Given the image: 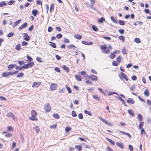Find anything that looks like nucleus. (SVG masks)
Listing matches in <instances>:
<instances>
[{
  "mask_svg": "<svg viewBox=\"0 0 151 151\" xmlns=\"http://www.w3.org/2000/svg\"><path fill=\"white\" fill-rule=\"evenodd\" d=\"M16 65H13V64H10L8 66V70H10V69H13V68L15 66H16Z\"/></svg>",
  "mask_w": 151,
  "mask_h": 151,
  "instance_id": "nucleus-19",
  "label": "nucleus"
},
{
  "mask_svg": "<svg viewBox=\"0 0 151 151\" xmlns=\"http://www.w3.org/2000/svg\"><path fill=\"white\" fill-rule=\"evenodd\" d=\"M84 112L85 114H87L89 116L91 115V113L90 111H88L87 110H85L84 111Z\"/></svg>",
  "mask_w": 151,
  "mask_h": 151,
  "instance_id": "nucleus-39",
  "label": "nucleus"
},
{
  "mask_svg": "<svg viewBox=\"0 0 151 151\" xmlns=\"http://www.w3.org/2000/svg\"><path fill=\"white\" fill-rule=\"evenodd\" d=\"M21 19H19L14 24L13 27L14 28L16 27L17 25H18L21 22Z\"/></svg>",
  "mask_w": 151,
  "mask_h": 151,
  "instance_id": "nucleus-15",
  "label": "nucleus"
},
{
  "mask_svg": "<svg viewBox=\"0 0 151 151\" xmlns=\"http://www.w3.org/2000/svg\"><path fill=\"white\" fill-rule=\"evenodd\" d=\"M75 147L76 148L78 149L79 151H81L82 150V148L81 146V145H76L75 146Z\"/></svg>",
  "mask_w": 151,
  "mask_h": 151,
  "instance_id": "nucleus-37",
  "label": "nucleus"
},
{
  "mask_svg": "<svg viewBox=\"0 0 151 151\" xmlns=\"http://www.w3.org/2000/svg\"><path fill=\"white\" fill-rule=\"evenodd\" d=\"M108 94L109 96H110L113 94H115L116 95L119 96V95L117 93L114 92L109 91V92L108 93Z\"/></svg>",
  "mask_w": 151,
  "mask_h": 151,
  "instance_id": "nucleus-30",
  "label": "nucleus"
},
{
  "mask_svg": "<svg viewBox=\"0 0 151 151\" xmlns=\"http://www.w3.org/2000/svg\"><path fill=\"white\" fill-rule=\"evenodd\" d=\"M49 42L50 43H51L52 44L50 45L52 47L54 48H55L56 47V44L53 42Z\"/></svg>",
  "mask_w": 151,
  "mask_h": 151,
  "instance_id": "nucleus-29",
  "label": "nucleus"
},
{
  "mask_svg": "<svg viewBox=\"0 0 151 151\" xmlns=\"http://www.w3.org/2000/svg\"><path fill=\"white\" fill-rule=\"evenodd\" d=\"M21 48V45L20 44H17L15 47V49L17 50H19Z\"/></svg>",
  "mask_w": 151,
  "mask_h": 151,
  "instance_id": "nucleus-33",
  "label": "nucleus"
},
{
  "mask_svg": "<svg viewBox=\"0 0 151 151\" xmlns=\"http://www.w3.org/2000/svg\"><path fill=\"white\" fill-rule=\"evenodd\" d=\"M118 38L120 40H122V42H124L125 40V37L123 36H120Z\"/></svg>",
  "mask_w": 151,
  "mask_h": 151,
  "instance_id": "nucleus-26",
  "label": "nucleus"
},
{
  "mask_svg": "<svg viewBox=\"0 0 151 151\" xmlns=\"http://www.w3.org/2000/svg\"><path fill=\"white\" fill-rule=\"evenodd\" d=\"M71 129L70 127H67L65 129V131L66 132H68Z\"/></svg>",
  "mask_w": 151,
  "mask_h": 151,
  "instance_id": "nucleus-47",
  "label": "nucleus"
},
{
  "mask_svg": "<svg viewBox=\"0 0 151 151\" xmlns=\"http://www.w3.org/2000/svg\"><path fill=\"white\" fill-rule=\"evenodd\" d=\"M122 52L124 55L127 54V53L126 52V50L125 47L123 48L122 50Z\"/></svg>",
  "mask_w": 151,
  "mask_h": 151,
  "instance_id": "nucleus-42",
  "label": "nucleus"
},
{
  "mask_svg": "<svg viewBox=\"0 0 151 151\" xmlns=\"http://www.w3.org/2000/svg\"><path fill=\"white\" fill-rule=\"evenodd\" d=\"M128 112L129 114L132 116H133L134 115V113L133 111L132 110H129L128 111Z\"/></svg>",
  "mask_w": 151,
  "mask_h": 151,
  "instance_id": "nucleus-36",
  "label": "nucleus"
},
{
  "mask_svg": "<svg viewBox=\"0 0 151 151\" xmlns=\"http://www.w3.org/2000/svg\"><path fill=\"white\" fill-rule=\"evenodd\" d=\"M56 124H54L50 126V127L51 129H55L56 128Z\"/></svg>",
  "mask_w": 151,
  "mask_h": 151,
  "instance_id": "nucleus-60",
  "label": "nucleus"
},
{
  "mask_svg": "<svg viewBox=\"0 0 151 151\" xmlns=\"http://www.w3.org/2000/svg\"><path fill=\"white\" fill-rule=\"evenodd\" d=\"M116 60L118 61L119 62H121V57H120V56H118Z\"/></svg>",
  "mask_w": 151,
  "mask_h": 151,
  "instance_id": "nucleus-59",
  "label": "nucleus"
},
{
  "mask_svg": "<svg viewBox=\"0 0 151 151\" xmlns=\"http://www.w3.org/2000/svg\"><path fill=\"white\" fill-rule=\"evenodd\" d=\"M75 78L76 79L79 81H82V79L81 78V76L76 75L75 76Z\"/></svg>",
  "mask_w": 151,
  "mask_h": 151,
  "instance_id": "nucleus-21",
  "label": "nucleus"
},
{
  "mask_svg": "<svg viewBox=\"0 0 151 151\" xmlns=\"http://www.w3.org/2000/svg\"><path fill=\"white\" fill-rule=\"evenodd\" d=\"M116 145L119 147L121 148H123V145L122 144V143H120L119 142H117L116 143Z\"/></svg>",
  "mask_w": 151,
  "mask_h": 151,
  "instance_id": "nucleus-22",
  "label": "nucleus"
},
{
  "mask_svg": "<svg viewBox=\"0 0 151 151\" xmlns=\"http://www.w3.org/2000/svg\"><path fill=\"white\" fill-rule=\"evenodd\" d=\"M92 28L93 30L97 32L99 31V29L97 27L94 25L92 26Z\"/></svg>",
  "mask_w": 151,
  "mask_h": 151,
  "instance_id": "nucleus-35",
  "label": "nucleus"
},
{
  "mask_svg": "<svg viewBox=\"0 0 151 151\" xmlns=\"http://www.w3.org/2000/svg\"><path fill=\"white\" fill-rule=\"evenodd\" d=\"M111 20L114 23H118V22L117 20L115 19L113 17L111 16Z\"/></svg>",
  "mask_w": 151,
  "mask_h": 151,
  "instance_id": "nucleus-32",
  "label": "nucleus"
},
{
  "mask_svg": "<svg viewBox=\"0 0 151 151\" xmlns=\"http://www.w3.org/2000/svg\"><path fill=\"white\" fill-rule=\"evenodd\" d=\"M27 58L28 59V61H31L32 60H33L32 58L31 57H30L29 55H27Z\"/></svg>",
  "mask_w": 151,
  "mask_h": 151,
  "instance_id": "nucleus-57",
  "label": "nucleus"
},
{
  "mask_svg": "<svg viewBox=\"0 0 151 151\" xmlns=\"http://www.w3.org/2000/svg\"><path fill=\"white\" fill-rule=\"evenodd\" d=\"M65 91V89L64 88H63L62 89H60L59 91V93H63Z\"/></svg>",
  "mask_w": 151,
  "mask_h": 151,
  "instance_id": "nucleus-50",
  "label": "nucleus"
},
{
  "mask_svg": "<svg viewBox=\"0 0 151 151\" xmlns=\"http://www.w3.org/2000/svg\"><path fill=\"white\" fill-rule=\"evenodd\" d=\"M134 42L137 43H139L141 42L140 40L137 38H136L134 39Z\"/></svg>",
  "mask_w": 151,
  "mask_h": 151,
  "instance_id": "nucleus-34",
  "label": "nucleus"
},
{
  "mask_svg": "<svg viewBox=\"0 0 151 151\" xmlns=\"http://www.w3.org/2000/svg\"><path fill=\"white\" fill-rule=\"evenodd\" d=\"M137 118L140 121H141L143 120L142 116L140 114H139L138 115Z\"/></svg>",
  "mask_w": 151,
  "mask_h": 151,
  "instance_id": "nucleus-23",
  "label": "nucleus"
},
{
  "mask_svg": "<svg viewBox=\"0 0 151 151\" xmlns=\"http://www.w3.org/2000/svg\"><path fill=\"white\" fill-rule=\"evenodd\" d=\"M81 43L83 44L88 45H91L93 44V42H89L85 41H82Z\"/></svg>",
  "mask_w": 151,
  "mask_h": 151,
  "instance_id": "nucleus-10",
  "label": "nucleus"
},
{
  "mask_svg": "<svg viewBox=\"0 0 151 151\" xmlns=\"http://www.w3.org/2000/svg\"><path fill=\"white\" fill-rule=\"evenodd\" d=\"M99 119L102 122H103L104 123H108L107 121L105 120L102 119L101 117H99Z\"/></svg>",
  "mask_w": 151,
  "mask_h": 151,
  "instance_id": "nucleus-55",
  "label": "nucleus"
},
{
  "mask_svg": "<svg viewBox=\"0 0 151 151\" xmlns=\"http://www.w3.org/2000/svg\"><path fill=\"white\" fill-rule=\"evenodd\" d=\"M129 148L130 151H132L133 150V147L131 145H129Z\"/></svg>",
  "mask_w": 151,
  "mask_h": 151,
  "instance_id": "nucleus-62",
  "label": "nucleus"
},
{
  "mask_svg": "<svg viewBox=\"0 0 151 151\" xmlns=\"http://www.w3.org/2000/svg\"><path fill=\"white\" fill-rule=\"evenodd\" d=\"M32 12L33 15L35 16L37 14L38 11L37 10L34 9L32 10Z\"/></svg>",
  "mask_w": 151,
  "mask_h": 151,
  "instance_id": "nucleus-27",
  "label": "nucleus"
},
{
  "mask_svg": "<svg viewBox=\"0 0 151 151\" xmlns=\"http://www.w3.org/2000/svg\"><path fill=\"white\" fill-rule=\"evenodd\" d=\"M128 103L131 104H133L134 103V101L132 98H129L127 101Z\"/></svg>",
  "mask_w": 151,
  "mask_h": 151,
  "instance_id": "nucleus-13",
  "label": "nucleus"
},
{
  "mask_svg": "<svg viewBox=\"0 0 151 151\" xmlns=\"http://www.w3.org/2000/svg\"><path fill=\"white\" fill-rule=\"evenodd\" d=\"M112 64L114 66H117L118 65V63L116 61H114L113 62Z\"/></svg>",
  "mask_w": 151,
  "mask_h": 151,
  "instance_id": "nucleus-56",
  "label": "nucleus"
},
{
  "mask_svg": "<svg viewBox=\"0 0 151 151\" xmlns=\"http://www.w3.org/2000/svg\"><path fill=\"white\" fill-rule=\"evenodd\" d=\"M74 37L76 39L78 40H80L82 38V36L78 34H75Z\"/></svg>",
  "mask_w": 151,
  "mask_h": 151,
  "instance_id": "nucleus-18",
  "label": "nucleus"
},
{
  "mask_svg": "<svg viewBox=\"0 0 151 151\" xmlns=\"http://www.w3.org/2000/svg\"><path fill=\"white\" fill-rule=\"evenodd\" d=\"M65 87L67 89L68 92L69 93H72V91L70 88L67 85H65Z\"/></svg>",
  "mask_w": 151,
  "mask_h": 151,
  "instance_id": "nucleus-25",
  "label": "nucleus"
},
{
  "mask_svg": "<svg viewBox=\"0 0 151 151\" xmlns=\"http://www.w3.org/2000/svg\"><path fill=\"white\" fill-rule=\"evenodd\" d=\"M72 115L74 117H76L77 115V114L76 113V112L74 111H73L72 112Z\"/></svg>",
  "mask_w": 151,
  "mask_h": 151,
  "instance_id": "nucleus-43",
  "label": "nucleus"
},
{
  "mask_svg": "<svg viewBox=\"0 0 151 151\" xmlns=\"http://www.w3.org/2000/svg\"><path fill=\"white\" fill-rule=\"evenodd\" d=\"M12 134H11L10 133H7V134H6L5 135V136L7 137H10L12 136Z\"/></svg>",
  "mask_w": 151,
  "mask_h": 151,
  "instance_id": "nucleus-52",
  "label": "nucleus"
},
{
  "mask_svg": "<svg viewBox=\"0 0 151 151\" xmlns=\"http://www.w3.org/2000/svg\"><path fill=\"white\" fill-rule=\"evenodd\" d=\"M90 1L91 2V4L89 5L87 3H86V4L89 6L90 7H92L94 5L95 1V0H90Z\"/></svg>",
  "mask_w": 151,
  "mask_h": 151,
  "instance_id": "nucleus-12",
  "label": "nucleus"
},
{
  "mask_svg": "<svg viewBox=\"0 0 151 151\" xmlns=\"http://www.w3.org/2000/svg\"><path fill=\"white\" fill-rule=\"evenodd\" d=\"M120 132L122 134H123L124 135L127 136L129 138H131L132 137L131 135L128 133L126 132L121 131H120Z\"/></svg>",
  "mask_w": 151,
  "mask_h": 151,
  "instance_id": "nucleus-14",
  "label": "nucleus"
},
{
  "mask_svg": "<svg viewBox=\"0 0 151 151\" xmlns=\"http://www.w3.org/2000/svg\"><path fill=\"white\" fill-rule=\"evenodd\" d=\"M55 70L58 72H60V69L58 67H55Z\"/></svg>",
  "mask_w": 151,
  "mask_h": 151,
  "instance_id": "nucleus-64",
  "label": "nucleus"
},
{
  "mask_svg": "<svg viewBox=\"0 0 151 151\" xmlns=\"http://www.w3.org/2000/svg\"><path fill=\"white\" fill-rule=\"evenodd\" d=\"M52 30L53 29L51 27L49 26L48 27V32H50L52 31Z\"/></svg>",
  "mask_w": 151,
  "mask_h": 151,
  "instance_id": "nucleus-63",
  "label": "nucleus"
},
{
  "mask_svg": "<svg viewBox=\"0 0 151 151\" xmlns=\"http://www.w3.org/2000/svg\"><path fill=\"white\" fill-rule=\"evenodd\" d=\"M63 40L65 43H69L70 42L69 40L66 38H64Z\"/></svg>",
  "mask_w": 151,
  "mask_h": 151,
  "instance_id": "nucleus-48",
  "label": "nucleus"
},
{
  "mask_svg": "<svg viewBox=\"0 0 151 151\" xmlns=\"http://www.w3.org/2000/svg\"><path fill=\"white\" fill-rule=\"evenodd\" d=\"M15 1H9L7 4L8 5H12L13 3H14Z\"/></svg>",
  "mask_w": 151,
  "mask_h": 151,
  "instance_id": "nucleus-53",
  "label": "nucleus"
},
{
  "mask_svg": "<svg viewBox=\"0 0 151 151\" xmlns=\"http://www.w3.org/2000/svg\"><path fill=\"white\" fill-rule=\"evenodd\" d=\"M6 5L7 4L4 1H2L0 3V7Z\"/></svg>",
  "mask_w": 151,
  "mask_h": 151,
  "instance_id": "nucleus-20",
  "label": "nucleus"
},
{
  "mask_svg": "<svg viewBox=\"0 0 151 151\" xmlns=\"http://www.w3.org/2000/svg\"><path fill=\"white\" fill-rule=\"evenodd\" d=\"M7 130L9 131H11L13 130V128L12 127L9 126L7 127Z\"/></svg>",
  "mask_w": 151,
  "mask_h": 151,
  "instance_id": "nucleus-58",
  "label": "nucleus"
},
{
  "mask_svg": "<svg viewBox=\"0 0 151 151\" xmlns=\"http://www.w3.org/2000/svg\"><path fill=\"white\" fill-rule=\"evenodd\" d=\"M75 46L73 45H70L68 46V48L69 49L72 48H75Z\"/></svg>",
  "mask_w": 151,
  "mask_h": 151,
  "instance_id": "nucleus-61",
  "label": "nucleus"
},
{
  "mask_svg": "<svg viewBox=\"0 0 151 151\" xmlns=\"http://www.w3.org/2000/svg\"><path fill=\"white\" fill-rule=\"evenodd\" d=\"M9 76L8 72L7 73H4L2 74V76L3 77H6Z\"/></svg>",
  "mask_w": 151,
  "mask_h": 151,
  "instance_id": "nucleus-40",
  "label": "nucleus"
},
{
  "mask_svg": "<svg viewBox=\"0 0 151 151\" xmlns=\"http://www.w3.org/2000/svg\"><path fill=\"white\" fill-rule=\"evenodd\" d=\"M93 98L95 100L99 101L100 99L99 97V96L97 95H94L93 96Z\"/></svg>",
  "mask_w": 151,
  "mask_h": 151,
  "instance_id": "nucleus-31",
  "label": "nucleus"
},
{
  "mask_svg": "<svg viewBox=\"0 0 151 151\" xmlns=\"http://www.w3.org/2000/svg\"><path fill=\"white\" fill-rule=\"evenodd\" d=\"M34 129H35L36 132H37V133H38L39 132V129L38 128V127L37 126L35 127H34Z\"/></svg>",
  "mask_w": 151,
  "mask_h": 151,
  "instance_id": "nucleus-45",
  "label": "nucleus"
},
{
  "mask_svg": "<svg viewBox=\"0 0 151 151\" xmlns=\"http://www.w3.org/2000/svg\"><path fill=\"white\" fill-rule=\"evenodd\" d=\"M105 21V19L103 17H101L98 20V22L99 23H102L103 21Z\"/></svg>",
  "mask_w": 151,
  "mask_h": 151,
  "instance_id": "nucleus-41",
  "label": "nucleus"
},
{
  "mask_svg": "<svg viewBox=\"0 0 151 151\" xmlns=\"http://www.w3.org/2000/svg\"><path fill=\"white\" fill-rule=\"evenodd\" d=\"M31 115L32 117H29V119L30 120L36 121L37 120V118H36L37 115V112L32 110L31 111Z\"/></svg>",
  "mask_w": 151,
  "mask_h": 151,
  "instance_id": "nucleus-2",
  "label": "nucleus"
},
{
  "mask_svg": "<svg viewBox=\"0 0 151 151\" xmlns=\"http://www.w3.org/2000/svg\"><path fill=\"white\" fill-rule=\"evenodd\" d=\"M41 84V82L40 81H38L37 82H34L32 86V88H37Z\"/></svg>",
  "mask_w": 151,
  "mask_h": 151,
  "instance_id": "nucleus-6",
  "label": "nucleus"
},
{
  "mask_svg": "<svg viewBox=\"0 0 151 151\" xmlns=\"http://www.w3.org/2000/svg\"><path fill=\"white\" fill-rule=\"evenodd\" d=\"M54 5H53V4H52L51 5L50 7V12H52L53 11V9L54 8Z\"/></svg>",
  "mask_w": 151,
  "mask_h": 151,
  "instance_id": "nucleus-54",
  "label": "nucleus"
},
{
  "mask_svg": "<svg viewBox=\"0 0 151 151\" xmlns=\"http://www.w3.org/2000/svg\"><path fill=\"white\" fill-rule=\"evenodd\" d=\"M106 139L111 144L113 145H114L115 144L114 142L112 139H110L108 138H106Z\"/></svg>",
  "mask_w": 151,
  "mask_h": 151,
  "instance_id": "nucleus-17",
  "label": "nucleus"
},
{
  "mask_svg": "<svg viewBox=\"0 0 151 151\" xmlns=\"http://www.w3.org/2000/svg\"><path fill=\"white\" fill-rule=\"evenodd\" d=\"M23 37H24V40L26 41H28L30 39L29 36H28V34L26 33L23 34Z\"/></svg>",
  "mask_w": 151,
  "mask_h": 151,
  "instance_id": "nucleus-9",
  "label": "nucleus"
},
{
  "mask_svg": "<svg viewBox=\"0 0 151 151\" xmlns=\"http://www.w3.org/2000/svg\"><path fill=\"white\" fill-rule=\"evenodd\" d=\"M119 24L121 25H123L125 24V22L124 21L122 20H119Z\"/></svg>",
  "mask_w": 151,
  "mask_h": 151,
  "instance_id": "nucleus-38",
  "label": "nucleus"
},
{
  "mask_svg": "<svg viewBox=\"0 0 151 151\" xmlns=\"http://www.w3.org/2000/svg\"><path fill=\"white\" fill-rule=\"evenodd\" d=\"M27 23H24V24L22 25L18 29L20 30L22 29H23L26 28L27 26Z\"/></svg>",
  "mask_w": 151,
  "mask_h": 151,
  "instance_id": "nucleus-11",
  "label": "nucleus"
},
{
  "mask_svg": "<svg viewBox=\"0 0 151 151\" xmlns=\"http://www.w3.org/2000/svg\"><path fill=\"white\" fill-rule=\"evenodd\" d=\"M14 35V33L13 32H10L7 35V37H12Z\"/></svg>",
  "mask_w": 151,
  "mask_h": 151,
  "instance_id": "nucleus-44",
  "label": "nucleus"
},
{
  "mask_svg": "<svg viewBox=\"0 0 151 151\" xmlns=\"http://www.w3.org/2000/svg\"><path fill=\"white\" fill-rule=\"evenodd\" d=\"M119 76L121 79H122L123 78L125 79L126 81L128 80L127 76L124 73H121V75H119Z\"/></svg>",
  "mask_w": 151,
  "mask_h": 151,
  "instance_id": "nucleus-8",
  "label": "nucleus"
},
{
  "mask_svg": "<svg viewBox=\"0 0 151 151\" xmlns=\"http://www.w3.org/2000/svg\"><path fill=\"white\" fill-rule=\"evenodd\" d=\"M53 117L56 119H58L59 117V115L57 114H53Z\"/></svg>",
  "mask_w": 151,
  "mask_h": 151,
  "instance_id": "nucleus-49",
  "label": "nucleus"
},
{
  "mask_svg": "<svg viewBox=\"0 0 151 151\" xmlns=\"http://www.w3.org/2000/svg\"><path fill=\"white\" fill-rule=\"evenodd\" d=\"M57 84L55 83H52L50 86V90L52 91L55 90L57 88Z\"/></svg>",
  "mask_w": 151,
  "mask_h": 151,
  "instance_id": "nucleus-5",
  "label": "nucleus"
},
{
  "mask_svg": "<svg viewBox=\"0 0 151 151\" xmlns=\"http://www.w3.org/2000/svg\"><path fill=\"white\" fill-rule=\"evenodd\" d=\"M24 73H19L17 76V78L22 77L24 76Z\"/></svg>",
  "mask_w": 151,
  "mask_h": 151,
  "instance_id": "nucleus-46",
  "label": "nucleus"
},
{
  "mask_svg": "<svg viewBox=\"0 0 151 151\" xmlns=\"http://www.w3.org/2000/svg\"><path fill=\"white\" fill-rule=\"evenodd\" d=\"M100 48L102 52L104 54H108L110 52V50L109 49H106L107 46L105 45H100Z\"/></svg>",
  "mask_w": 151,
  "mask_h": 151,
  "instance_id": "nucleus-1",
  "label": "nucleus"
},
{
  "mask_svg": "<svg viewBox=\"0 0 151 151\" xmlns=\"http://www.w3.org/2000/svg\"><path fill=\"white\" fill-rule=\"evenodd\" d=\"M6 116L9 117L11 118L14 121H16L17 119V118L11 112H8L7 113Z\"/></svg>",
  "mask_w": 151,
  "mask_h": 151,
  "instance_id": "nucleus-3",
  "label": "nucleus"
},
{
  "mask_svg": "<svg viewBox=\"0 0 151 151\" xmlns=\"http://www.w3.org/2000/svg\"><path fill=\"white\" fill-rule=\"evenodd\" d=\"M28 68H31L34 65V63L33 62L29 63L27 64Z\"/></svg>",
  "mask_w": 151,
  "mask_h": 151,
  "instance_id": "nucleus-28",
  "label": "nucleus"
},
{
  "mask_svg": "<svg viewBox=\"0 0 151 151\" xmlns=\"http://www.w3.org/2000/svg\"><path fill=\"white\" fill-rule=\"evenodd\" d=\"M88 79L94 81H96L98 79L97 77L96 76L92 75H90L88 76Z\"/></svg>",
  "mask_w": 151,
  "mask_h": 151,
  "instance_id": "nucleus-7",
  "label": "nucleus"
},
{
  "mask_svg": "<svg viewBox=\"0 0 151 151\" xmlns=\"http://www.w3.org/2000/svg\"><path fill=\"white\" fill-rule=\"evenodd\" d=\"M144 93L145 96L148 97L149 96L150 93L148 90L147 89H145Z\"/></svg>",
  "mask_w": 151,
  "mask_h": 151,
  "instance_id": "nucleus-16",
  "label": "nucleus"
},
{
  "mask_svg": "<svg viewBox=\"0 0 151 151\" xmlns=\"http://www.w3.org/2000/svg\"><path fill=\"white\" fill-rule=\"evenodd\" d=\"M62 67L63 69L64 70H66V71H67V72H69V68L68 67H67L65 65H63L62 66Z\"/></svg>",
  "mask_w": 151,
  "mask_h": 151,
  "instance_id": "nucleus-24",
  "label": "nucleus"
},
{
  "mask_svg": "<svg viewBox=\"0 0 151 151\" xmlns=\"http://www.w3.org/2000/svg\"><path fill=\"white\" fill-rule=\"evenodd\" d=\"M56 37L57 38L60 39L62 37V35L61 34H59L57 35Z\"/></svg>",
  "mask_w": 151,
  "mask_h": 151,
  "instance_id": "nucleus-51",
  "label": "nucleus"
},
{
  "mask_svg": "<svg viewBox=\"0 0 151 151\" xmlns=\"http://www.w3.org/2000/svg\"><path fill=\"white\" fill-rule=\"evenodd\" d=\"M45 110L47 112H50L51 110V108L50 105L48 103L46 104L44 106Z\"/></svg>",
  "mask_w": 151,
  "mask_h": 151,
  "instance_id": "nucleus-4",
  "label": "nucleus"
}]
</instances>
